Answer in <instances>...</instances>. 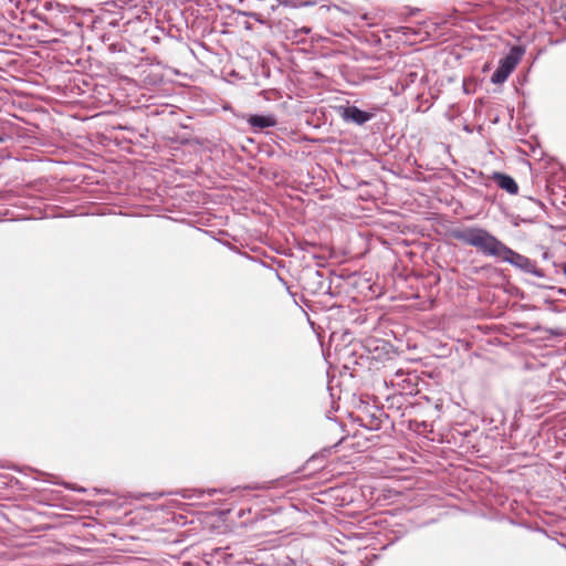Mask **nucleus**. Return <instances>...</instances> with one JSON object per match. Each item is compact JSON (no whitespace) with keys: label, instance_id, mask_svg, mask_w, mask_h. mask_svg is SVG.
I'll return each mask as SVG.
<instances>
[{"label":"nucleus","instance_id":"f257e3e1","mask_svg":"<svg viewBox=\"0 0 566 566\" xmlns=\"http://www.w3.org/2000/svg\"><path fill=\"white\" fill-rule=\"evenodd\" d=\"M450 237L467 245L475 248L484 255L499 258L502 261L507 262L526 273H532L537 277L544 276V273L542 270L536 268L534 261L513 251L511 248L500 241L495 235L483 228L472 226L451 229Z\"/></svg>","mask_w":566,"mask_h":566},{"label":"nucleus","instance_id":"f03ea898","mask_svg":"<svg viewBox=\"0 0 566 566\" xmlns=\"http://www.w3.org/2000/svg\"><path fill=\"white\" fill-rule=\"evenodd\" d=\"M525 53V49L521 45L511 48L510 52L500 60L497 69L491 76L493 84L504 83L510 74L515 70Z\"/></svg>","mask_w":566,"mask_h":566},{"label":"nucleus","instance_id":"7ed1b4c3","mask_svg":"<svg viewBox=\"0 0 566 566\" xmlns=\"http://www.w3.org/2000/svg\"><path fill=\"white\" fill-rule=\"evenodd\" d=\"M340 115L345 122L356 125H364L374 117L373 113L361 111L357 106L344 107Z\"/></svg>","mask_w":566,"mask_h":566},{"label":"nucleus","instance_id":"20e7f679","mask_svg":"<svg viewBox=\"0 0 566 566\" xmlns=\"http://www.w3.org/2000/svg\"><path fill=\"white\" fill-rule=\"evenodd\" d=\"M493 180L501 189L507 191L510 195H516L518 192V186L516 181L509 175L494 172Z\"/></svg>","mask_w":566,"mask_h":566},{"label":"nucleus","instance_id":"39448f33","mask_svg":"<svg viewBox=\"0 0 566 566\" xmlns=\"http://www.w3.org/2000/svg\"><path fill=\"white\" fill-rule=\"evenodd\" d=\"M250 126L254 129H264L276 125V119L272 115H252L248 119Z\"/></svg>","mask_w":566,"mask_h":566},{"label":"nucleus","instance_id":"423d86ee","mask_svg":"<svg viewBox=\"0 0 566 566\" xmlns=\"http://www.w3.org/2000/svg\"><path fill=\"white\" fill-rule=\"evenodd\" d=\"M380 426H381V420L379 418H377L375 416H369V421L366 424V427L369 430H378V429H380Z\"/></svg>","mask_w":566,"mask_h":566},{"label":"nucleus","instance_id":"0eeeda50","mask_svg":"<svg viewBox=\"0 0 566 566\" xmlns=\"http://www.w3.org/2000/svg\"><path fill=\"white\" fill-rule=\"evenodd\" d=\"M239 13L242 15L252 18L258 23H261V24L265 23V18L261 13H258V12H239Z\"/></svg>","mask_w":566,"mask_h":566},{"label":"nucleus","instance_id":"6e6552de","mask_svg":"<svg viewBox=\"0 0 566 566\" xmlns=\"http://www.w3.org/2000/svg\"><path fill=\"white\" fill-rule=\"evenodd\" d=\"M275 4L271 6V11H275L279 6L293 7L292 0H275Z\"/></svg>","mask_w":566,"mask_h":566},{"label":"nucleus","instance_id":"1a4fd4ad","mask_svg":"<svg viewBox=\"0 0 566 566\" xmlns=\"http://www.w3.org/2000/svg\"><path fill=\"white\" fill-rule=\"evenodd\" d=\"M310 32H311V29H310V28L303 27V28H301L300 30H296V31H295L294 39H295L296 41H302V39H298V35H300V34H308Z\"/></svg>","mask_w":566,"mask_h":566},{"label":"nucleus","instance_id":"9d476101","mask_svg":"<svg viewBox=\"0 0 566 566\" xmlns=\"http://www.w3.org/2000/svg\"><path fill=\"white\" fill-rule=\"evenodd\" d=\"M554 266L556 268V273H562L566 276V263H554Z\"/></svg>","mask_w":566,"mask_h":566},{"label":"nucleus","instance_id":"9b49d317","mask_svg":"<svg viewBox=\"0 0 566 566\" xmlns=\"http://www.w3.org/2000/svg\"><path fill=\"white\" fill-rule=\"evenodd\" d=\"M67 486H69L71 490H76V491H80V492H83V491H84V489H83V488H78V489H76V488L71 486V485H67Z\"/></svg>","mask_w":566,"mask_h":566},{"label":"nucleus","instance_id":"f8f14e48","mask_svg":"<svg viewBox=\"0 0 566 566\" xmlns=\"http://www.w3.org/2000/svg\"><path fill=\"white\" fill-rule=\"evenodd\" d=\"M315 274H316L317 276H322V273H321L319 271H316V272H315Z\"/></svg>","mask_w":566,"mask_h":566},{"label":"nucleus","instance_id":"ddd939ff","mask_svg":"<svg viewBox=\"0 0 566 566\" xmlns=\"http://www.w3.org/2000/svg\"><path fill=\"white\" fill-rule=\"evenodd\" d=\"M2 142H3V137L0 135V143H2Z\"/></svg>","mask_w":566,"mask_h":566}]
</instances>
